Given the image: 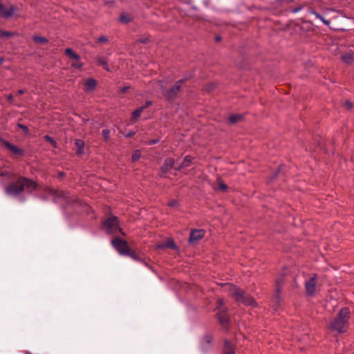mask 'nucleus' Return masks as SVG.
<instances>
[{"label": "nucleus", "mask_w": 354, "mask_h": 354, "mask_svg": "<svg viewBox=\"0 0 354 354\" xmlns=\"http://www.w3.org/2000/svg\"><path fill=\"white\" fill-rule=\"evenodd\" d=\"M38 187V184L33 180L26 178L19 177L15 182L11 183L6 187V193L9 195L18 196L23 192L31 194Z\"/></svg>", "instance_id": "f257e3e1"}, {"label": "nucleus", "mask_w": 354, "mask_h": 354, "mask_svg": "<svg viewBox=\"0 0 354 354\" xmlns=\"http://www.w3.org/2000/svg\"><path fill=\"white\" fill-rule=\"evenodd\" d=\"M351 310L348 307L342 308L335 317L330 321L328 328L339 334L345 333L349 328Z\"/></svg>", "instance_id": "f03ea898"}, {"label": "nucleus", "mask_w": 354, "mask_h": 354, "mask_svg": "<svg viewBox=\"0 0 354 354\" xmlns=\"http://www.w3.org/2000/svg\"><path fill=\"white\" fill-rule=\"evenodd\" d=\"M225 285L229 286V295L233 297L237 303H241L245 306L256 304L254 299L240 287L232 283H226Z\"/></svg>", "instance_id": "7ed1b4c3"}, {"label": "nucleus", "mask_w": 354, "mask_h": 354, "mask_svg": "<svg viewBox=\"0 0 354 354\" xmlns=\"http://www.w3.org/2000/svg\"><path fill=\"white\" fill-rule=\"evenodd\" d=\"M103 227L105 232L109 234H113L119 232L123 236H125V233L122 229L120 227V223L118 217L111 216L106 218L103 222Z\"/></svg>", "instance_id": "20e7f679"}, {"label": "nucleus", "mask_w": 354, "mask_h": 354, "mask_svg": "<svg viewBox=\"0 0 354 354\" xmlns=\"http://www.w3.org/2000/svg\"><path fill=\"white\" fill-rule=\"evenodd\" d=\"M113 248L122 255H124L129 252L130 247L125 240L120 237H115L111 241Z\"/></svg>", "instance_id": "39448f33"}, {"label": "nucleus", "mask_w": 354, "mask_h": 354, "mask_svg": "<svg viewBox=\"0 0 354 354\" xmlns=\"http://www.w3.org/2000/svg\"><path fill=\"white\" fill-rule=\"evenodd\" d=\"M295 2V0H275V3L278 7H289V10L292 13H296L301 10L307 6V2H302L295 8H291L290 6Z\"/></svg>", "instance_id": "423d86ee"}, {"label": "nucleus", "mask_w": 354, "mask_h": 354, "mask_svg": "<svg viewBox=\"0 0 354 354\" xmlns=\"http://www.w3.org/2000/svg\"><path fill=\"white\" fill-rule=\"evenodd\" d=\"M187 78L181 79L176 82L174 85L166 91L165 96L168 100H174L180 92L183 84L187 81Z\"/></svg>", "instance_id": "0eeeda50"}, {"label": "nucleus", "mask_w": 354, "mask_h": 354, "mask_svg": "<svg viewBox=\"0 0 354 354\" xmlns=\"http://www.w3.org/2000/svg\"><path fill=\"white\" fill-rule=\"evenodd\" d=\"M206 232L203 229H192L189 232V243L190 245L197 244L198 242L204 238Z\"/></svg>", "instance_id": "6e6552de"}, {"label": "nucleus", "mask_w": 354, "mask_h": 354, "mask_svg": "<svg viewBox=\"0 0 354 354\" xmlns=\"http://www.w3.org/2000/svg\"><path fill=\"white\" fill-rule=\"evenodd\" d=\"M317 283V274H314L308 281L305 282V290L307 295L313 297L316 292Z\"/></svg>", "instance_id": "1a4fd4ad"}, {"label": "nucleus", "mask_w": 354, "mask_h": 354, "mask_svg": "<svg viewBox=\"0 0 354 354\" xmlns=\"http://www.w3.org/2000/svg\"><path fill=\"white\" fill-rule=\"evenodd\" d=\"M216 317L219 323L224 327L227 326L230 322V318L227 308L218 310L216 313Z\"/></svg>", "instance_id": "9d476101"}, {"label": "nucleus", "mask_w": 354, "mask_h": 354, "mask_svg": "<svg viewBox=\"0 0 354 354\" xmlns=\"http://www.w3.org/2000/svg\"><path fill=\"white\" fill-rule=\"evenodd\" d=\"M175 160L172 158H167L163 165H162L160 169L161 171L164 174H167L169 171L174 166Z\"/></svg>", "instance_id": "9b49d317"}, {"label": "nucleus", "mask_w": 354, "mask_h": 354, "mask_svg": "<svg viewBox=\"0 0 354 354\" xmlns=\"http://www.w3.org/2000/svg\"><path fill=\"white\" fill-rule=\"evenodd\" d=\"M3 143L8 149H9L11 152H12L15 154L21 156L24 153V150H23L21 148H19L15 145H13L8 141L4 140Z\"/></svg>", "instance_id": "f8f14e48"}, {"label": "nucleus", "mask_w": 354, "mask_h": 354, "mask_svg": "<svg viewBox=\"0 0 354 354\" xmlns=\"http://www.w3.org/2000/svg\"><path fill=\"white\" fill-rule=\"evenodd\" d=\"M223 354H235L236 346L230 341L225 339L223 345Z\"/></svg>", "instance_id": "ddd939ff"}, {"label": "nucleus", "mask_w": 354, "mask_h": 354, "mask_svg": "<svg viewBox=\"0 0 354 354\" xmlns=\"http://www.w3.org/2000/svg\"><path fill=\"white\" fill-rule=\"evenodd\" d=\"M75 146L77 154H82L84 152V142L82 140L77 139L75 141Z\"/></svg>", "instance_id": "4468645a"}, {"label": "nucleus", "mask_w": 354, "mask_h": 354, "mask_svg": "<svg viewBox=\"0 0 354 354\" xmlns=\"http://www.w3.org/2000/svg\"><path fill=\"white\" fill-rule=\"evenodd\" d=\"M145 107H139L134 110L132 113V118L131 119L133 123L136 122L138 118L141 115L142 113L144 111Z\"/></svg>", "instance_id": "2eb2a0df"}, {"label": "nucleus", "mask_w": 354, "mask_h": 354, "mask_svg": "<svg viewBox=\"0 0 354 354\" xmlns=\"http://www.w3.org/2000/svg\"><path fill=\"white\" fill-rule=\"evenodd\" d=\"M97 63L98 65L102 66V68L106 71H110L108 59L106 57H99L97 59Z\"/></svg>", "instance_id": "dca6fc26"}, {"label": "nucleus", "mask_w": 354, "mask_h": 354, "mask_svg": "<svg viewBox=\"0 0 354 354\" xmlns=\"http://www.w3.org/2000/svg\"><path fill=\"white\" fill-rule=\"evenodd\" d=\"M353 53H347L341 56V59L342 62H344L346 64H351L353 61Z\"/></svg>", "instance_id": "f3484780"}, {"label": "nucleus", "mask_w": 354, "mask_h": 354, "mask_svg": "<svg viewBox=\"0 0 354 354\" xmlns=\"http://www.w3.org/2000/svg\"><path fill=\"white\" fill-rule=\"evenodd\" d=\"M193 158L191 156H186L181 162V167H188L192 162Z\"/></svg>", "instance_id": "a211bd4d"}, {"label": "nucleus", "mask_w": 354, "mask_h": 354, "mask_svg": "<svg viewBox=\"0 0 354 354\" xmlns=\"http://www.w3.org/2000/svg\"><path fill=\"white\" fill-rule=\"evenodd\" d=\"M33 41L37 44H45L48 42V39L44 37L34 35L32 37Z\"/></svg>", "instance_id": "6ab92c4d"}, {"label": "nucleus", "mask_w": 354, "mask_h": 354, "mask_svg": "<svg viewBox=\"0 0 354 354\" xmlns=\"http://www.w3.org/2000/svg\"><path fill=\"white\" fill-rule=\"evenodd\" d=\"M228 119L231 123L234 124L237 122L241 121L243 119V116L241 115L232 114L229 116Z\"/></svg>", "instance_id": "aec40b11"}, {"label": "nucleus", "mask_w": 354, "mask_h": 354, "mask_svg": "<svg viewBox=\"0 0 354 354\" xmlns=\"http://www.w3.org/2000/svg\"><path fill=\"white\" fill-rule=\"evenodd\" d=\"M66 53L70 58L73 60H77V59H80L79 55L75 53L71 48H67L66 50Z\"/></svg>", "instance_id": "412c9836"}, {"label": "nucleus", "mask_w": 354, "mask_h": 354, "mask_svg": "<svg viewBox=\"0 0 354 354\" xmlns=\"http://www.w3.org/2000/svg\"><path fill=\"white\" fill-rule=\"evenodd\" d=\"M18 35V33H17V32L0 30V37L1 38L9 37H12L13 35Z\"/></svg>", "instance_id": "4be33fe9"}, {"label": "nucleus", "mask_w": 354, "mask_h": 354, "mask_svg": "<svg viewBox=\"0 0 354 354\" xmlns=\"http://www.w3.org/2000/svg\"><path fill=\"white\" fill-rule=\"evenodd\" d=\"M125 256L130 257L131 259L136 261L140 260L138 253L135 250H131V248H129V252L127 254H126Z\"/></svg>", "instance_id": "5701e85b"}, {"label": "nucleus", "mask_w": 354, "mask_h": 354, "mask_svg": "<svg viewBox=\"0 0 354 354\" xmlns=\"http://www.w3.org/2000/svg\"><path fill=\"white\" fill-rule=\"evenodd\" d=\"M217 180L218 182V189L224 192H227L228 189V187L225 183H223L221 180V177H218L217 178Z\"/></svg>", "instance_id": "b1692460"}, {"label": "nucleus", "mask_w": 354, "mask_h": 354, "mask_svg": "<svg viewBox=\"0 0 354 354\" xmlns=\"http://www.w3.org/2000/svg\"><path fill=\"white\" fill-rule=\"evenodd\" d=\"M283 286V278L277 279L276 280V289L277 292L279 294L281 292V288Z\"/></svg>", "instance_id": "393cba45"}, {"label": "nucleus", "mask_w": 354, "mask_h": 354, "mask_svg": "<svg viewBox=\"0 0 354 354\" xmlns=\"http://www.w3.org/2000/svg\"><path fill=\"white\" fill-rule=\"evenodd\" d=\"M141 157V152L140 150H135L131 156V160L136 162Z\"/></svg>", "instance_id": "a878e982"}, {"label": "nucleus", "mask_w": 354, "mask_h": 354, "mask_svg": "<svg viewBox=\"0 0 354 354\" xmlns=\"http://www.w3.org/2000/svg\"><path fill=\"white\" fill-rule=\"evenodd\" d=\"M138 42L142 44H147L151 42V37L149 36L143 35L138 40Z\"/></svg>", "instance_id": "bb28decb"}, {"label": "nucleus", "mask_w": 354, "mask_h": 354, "mask_svg": "<svg viewBox=\"0 0 354 354\" xmlns=\"http://www.w3.org/2000/svg\"><path fill=\"white\" fill-rule=\"evenodd\" d=\"M44 139L46 140H47L48 142H49L54 148H57V142H55V140L51 136H50L48 135H46L44 136Z\"/></svg>", "instance_id": "cd10ccee"}, {"label": "nucleus", "mask_w": 354, "mask_h": 354, "mask_svg": "<svg viewBox=\"0 0 354 354\" xmlns=\"http://www.w3.org/2000/svg\"><path fill=\"white\" fill-rule=\"evenodd\" d=\"M102 136L104 140L107 142L110 139V131L108 129H105L102 130Z\"/></svg>", "instance_id": "c85d7f7f"}, {"label": "nucleus", "mask_w": 354, "mask_h": 354, "mask_svg": "<svg viewBox=\"0 0 354 354\" xmlns=\"http://www.w3.org/2000/svg\"><path fill=\"white\" fill-rule=\"evenodd\" d=\"M120 21L121 22L128 23L131 21V19L130 18L129 16L123 14L120 15Z\"/></svg>", "instance_id": "c756f323"}, {"label": "nucleus", "mask_w": 354, "mask_h": 354, "mask_svg": "<svg viewBox=\"0 0 354 354\" xmlns=\"http://www.w3.org/2000/svg\"><path fill=\"white\" fill-rule=\"evenodd\" d=\"M225 301L223 298H218L216 301V308L222 310V307L224 306Z\"/></svg>", "instance_id": "7c9ffc66"}, {"label": "nucleus", "mask_w": 354, "mask_h": 354, "mask_svg": "<svg viewBox=\"0 0 354 354\" xmlns=\"http://www.w3.org/2000/svg\"><path fill=\"white\" fill-rule=\"evenodd\" d=\"M71 65L72 67H74L76 68H80L82 66V64H81L80 61L79 60V59H77V60L73 59V61L71 63Z\"/></svg>", "instance_id": "2f4dec72"}, {"label": "nucleus", "mask_w": 354, "mask_h": 354, "mask_svg": "<svg viewBox=\"0 0 354 354\" xmlns=\"http://www.w3.org/2000/svg\"><path fill=\"white\" fill-rule=\"evenodd\" d=\"M18 127L20 128L26 134L29 133V129L27 126L22 124H18Z\"/></svg>", "instance_id": "473e14b6"}, {"label": "nucleus", "mask_w": 354, "mask_h": 354, "mask_svg": "<svg viewBox=\"0 0 354 354\" xmlns=\"http://www.w3.org/2000/svg\"><path fill=\"white\" fill-rule=\"evenodd\" d=\"M344 106L348 110H351L353 107V104L352 102L349 101V100H346L344 103Z\"/></svg>", "instance_id": "72a5a7b5"}, {"label": "nucleus", "mask_w": 354, "mask_h": 354, "mask_svg": "<svg viewBox=\"0 0 354 354\" xmlns=\"http://www.w3.org/2000/svg\"><path fill=\"white\" fill-rule=\"evenodd\" d=\"M168 206L171 207H176L178 206V201L175 199L170 200L168 202Z\"/></svg>", "instance_id": "f704fd0d"}, {"label": "nucleus", "mask_w": 354, "mask_h": 354, "mask_svg": "<svg viewBox=\"0 0 354 354\" xmlns=\"http://www.w3.org/2000/svg\"><path fill=\"white\" fill-rule=\"evenodd\" d=\"M96 84V81L94 79L90 78V91L95 88Z\"/></svg>", "instance_id": "c9c22d12"}, {"label": "nucleus", "mask_w": 354, "mask_h": 354, "mask_svg": "<svg viewBox=\"0 0 354 354\" xmlns=\"http://www.w3.org/2000/svg\"><path fill=\"white\" fill-rule=\"evenodd\" d=\"M205 340L207 344H211L213 341V337L211 335H207L205 337Z\"/></svg>", "instance_id": "e433bc0d"}, {"label": "nucleus", "mask_w": 354, "mask_h": 354, "mask_svg": "<svg viewBox=\"0 0 354 354\" xmlns=\"http://www.w3.org/2000/svg\"><path fill=\"white\" fill-rule=\"evenodd\" d=\"M135 135H136V131H131L128 132L127 133H126V134L124 135V136H125L126 138H130L133 137V136H135Z\"/></svg>", "instance_id": "4c0bfd02"}, {"label": "nucleus", "mask_w": 354, "mask_h": 354, "mask_svg": "<svg viewBox=\"0 0 354 354\" xmlns=\"http://www.w3.org/2000/svg\"><path fill=\"white\" fill-rule=\"evenodd\" d=\"M151 105H152V102L151 100H147L145 103V105L142 106L141 107H145V109Z\"/></svg>", "instance_id": "58836bf2"}, {"label": "nucleus", "mask_w": 354, "mask_h": 354, "mask_svg": "<svg viewBox=\"0 0 354 354\" xmlns=\"http://www.w3.org/2000/svg\"><path fill=\"white\" fill-rule=\"evenodd\" d=\"M158 142H159L158 139L150 140L148 141V145H155V144L158 143Z\"/></svg>", "instance_id": "ea45409f"}, {"label": "nucleus", "mask_w": 354, "mask_h": 354, "mask_svg": "<svg viewBox=\"0 0 354 354\" xmlns=\"http://www.w3.org/2000/svg\"><path fill=\"white\" fill-rule=\"evenodd\" d=\"M168 246L170 248L175 249L176 248L173 240H171L169 243H168Z\"/></svg>", "instance_id": "a19ab883"}, {"label": "nucleus", "mask_w": 354, "mask_h": 354, "mask_svg": "<svg viewBox=\"0 0 354 354\" xmlns=\"http://www.w3.org/2000/svg\"><path fill=\"white\" fill-rule=\"evenodd\" d=\"M108 41L107 38L106 37L102 36L98 38L99 42H106Z\"/></svg>", "instance_id": "79ce46f5"}, {"label": "nucleus", "mask_w": 354, "mask_h": 354, "mask_svg": "<svg viewBox=\"0 0 354 354\" xmlns=\"http://www.w3.org/2000/svg\"><path fill=\"white\" fill-rule=\"evenodd\" d=\"M130 88L129 86H124L123 88H121L120 90V92L122 93H124L125 92H127L129 89Z\"/></svg>", "instance_id": "37998d69"}, {"label": "nucleus", "mask_w": 354, "mask_h": 354, "mask_svg": "<svg viewBox=\"0 0 354 354\" xmlns=\"http://www.w3.org/2000/svg\"><path fill=\"white\" fill-rule=\"evenodd\" d=\"M216 42H220L221 41V37L219 35H216L214 38Z\"/></svg>", "instance_id": "c03bdc74"}, {"label": "nucleus", "mask_w": 354, "mask_h": 354, "mask_svg": "<svg viewBox=\"0 0 354 354\" xmlns=\"http://www.w3.org/2000/svg\"><path fill=\"white\" fill-rule=\"evenodd\" d=\"M7 100L10 102H12V100H13V96L12 94H10L9 95L7 96Z\"/></svg>", "instance_id": "a18cd8bd"}, {"label": "nucleus", "mask_w": 354, "mask_h": 354, "mask_svg": "<svg viewBox=\"0 0 354 354\" xmlns=\"http://www.w3.org/2000/svg\"><path fill=\"white\" fill-rule=\"evenodd\" d=\"M184 167H181V164L180 165H178V167H175V169L176 171H180L182 169H183Z\"/></svg>", "instance_id": "49530a36"}, {"label": "nucleus", "mask_w": 354, "mask_h": 354, "mask_svg": "<svg viewBox=\"0 0 354 354\" xmlns=\"http://www.w3.org/2000/svg\"><path fill=\"white\" fill-rule=\"evenodd\" d=\"M23 93H24V90H19V91H17V94H18V95H21V94H23Z\"/></svg>", "instance_id": "de8ad7c7"}, {"label": "nucleus", "mask_w": 354, "mask_h": 354, "mask_svg": "<svg viewBox=\"0 0 354 354\" xmlns=\"http://www.w3.org/2000/svg\"><path fill=\"white\" fill-rule=\"evenodd\" d=\"M64 175H65V174H64V172H59V177H63V176H64Z\"/></svg>", "instance_id": "09e8293b"}, {"label": "nucleus", "mask_w": 354, "mask_h": 354, "mask_svg": "<svg viewBox=\"0 0 354 354\" xmlns=\"http://www.w3.org/2000/svg\"><path fill=\"white\" fill-rule=\"evenodd\" d=\"M85 86H87V87H88V80H86L85 81Z\"/></svg>", "instance_id": "8fccbe9b"}, {"label": "nucleus", "mask_w": 354, "mask_h": 354, "mask_svg": "<svg viewBox=\"0 0 354 354\" xmlns=\"http://www.w3.org/2000/svg\"><path fill=\"white\" fill-rule=\"evenodd\" d=\"M46 189H48V191H49V192H53V190H52V189H50L49 187H46Z\"/></svg>", "instance_id": "3c124183"}, {"label": "nucleus", "mask_w": 354, "mask_h": 354, "mask_svg": "<svg viewBox=\"0 0 354 354\" xmlns=\"http://www.w3.org/2000/svg\"><path fill=\"white\" fill-rule=\"evenodd\" d=\"M3 59L2 58H0V64H2Z\"/></svg>", "instance_id": "603ef678"}, {"label": "nucleus", "mask_w": 354, "mask_h": 354, "mask_svg": "<svg viewBox=\"0 0 354 354\" xmlns=\"http://www.w3.org/2000/svg\"><path fill=\"white\" fill-rule=\"evenodd\" d=\"M315 14L317 15V16L318 17H319L320 19H322V17L319 15H318V14H317V13H315Z\"/></svg>", "instance_id": "864d4df0"}, {"label": "nucleus", "mask_w": 354, "mask_h": 354, "mask_svg": "<svg viewBox=\"0 0 354 354\" xmlns=\"http://www.w3.org/2000/svg\"><path fill=\"white\" fill-rule=\"evenodd\" d=\"M322 21H324V23L327 24L328 22L326 21H324V19H322Z\"/></svg>", "instance_id": "5fc2aeb1"}, {"label": "nucleus", "mask_w": 354, "mask_h": 354, "mask_svg": "<svg viewBox=\"0 0 354 354\" xmlns=\"http://www.w3.org/2000/svg\"><path fill=\"white\" fill-rule=\"evenodd\" d=\"M322 21H324V23L327 24L328 22L326 21H324V19H322Z\"/></svg>", "instance_id": "6e6d98bb"}, {"label": "nucleus", "mask_w": 354, "mask_h": 354, "mask_svg": "<svg viewBox=\"0 0 354 354\" xmlns=\"http://www.w3.org/2000/svg\"><path fill=\"white\" fill-rule=\"evenodd\" d=\"M352 354H354V352Z\"/></svg>", "instance_id": "4d7b16f0"}]
</instances>
